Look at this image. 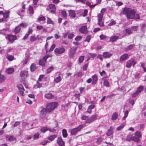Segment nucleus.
I'll use <instances>...</instances> for the list:
<instances>
[{
	"instance_id": "nucleus-1",
	"label": "nucleus",
	"mask_w": 146,
	"mask_h": 146,
	"mask_svg": "<svg viewBox=\"0 0 146 146\" xmlns=\"http://www.w3.org/2000/svg\"><path fill=\"white\" fill-rule=\"evenodd\" d=\"M136 12L134 9L130 8L125 7L123 11V14L126 16L127 19H132L134 17V15L135 14Z\"/></svg>"
},
{
	"instance_id": "nucleus-2",
	"label": "nucleus",
	"mask_w": 146,
	"mask_h": 146,
	"mask_svg": "<svg viewBox=\"0 0 146 146\" xmlns=\"http://www.w3.org/2000/svg\"><path fill=\"white\" fill-rule=\"evenodd\" d=\"M58 104L56 102H51L47 104L46 106V109L48 113H49L54 109L57 106Z\"/></svg>"
},
{
	"instance_id": "nucleus-3",
	"label": "nucleus",
	"mask_w": 146,
	"mask_h": 146,
	"mask_svg": "<svg viewBox=\"0 0 146 146\" xmlns=\"http://www.w3.org/2000/svg\"><path fill=\"white\" fill-rule=\"evenodd\" d=\"M83 125H81L77 127L71 129L70 131V133L71 135H75L77 133L80 131L83 128Z\"/></svg>"
},
{
	"instance_id": "nucleus-4",
	"label": "nucleus",
	"mask_w": 146,
	"mask_h": 146,
	"mask_svg": "<svg viewBox=\"0 0 146 146\" xmlns=\"http://www.w3.org/2000/svg\"><path fill=\"white\" fill-rule=\"evenodd\" d=\"M6 39L11 43H13L15 40L17 39L16 36L12 35H7L5 36Z\"/></svg>"
},
{
	"instance_id": "nucleus-5",
	"label": "nucleus",
	"mask_w": 146,
	"mask_h": 146,
	"mask_svg": "<svg viewBox=\"0 0 146 146\" xmlns=\"http://www.w3.org/2000/svg\"><path fill=\"white\" fill-rule=\"evenodd\" d=\"M65 51V48L63 47H61L56 48L54 52L56 54L58 55L64 53Z\"/></svg>"
},
{
	"instance_id": "nucleus-6",
	"label": "nucleus",
	"mask_w": 146,
	"mask_h": 146,
	"mask_svg": "<svg viewBox=\"0 0 146 146\" xmlns=\"http://www.w3.org/2000/svg\"><path fill=\"white\" fill-rule=\"evenodd\" d=\"M136 63V62L135 60L134 59L131 58L127 61L126 62V67L127 68H130L132 65L134 66Z\"/></svg>"
},
{
	"instance_id": "nucleus-7",
	"label": "nucleus",
	"mask_w": 146,
	"mask_h": 146,
	"mask_svg": "<svg viewBox=\"0 0 146 146\" xmlns=\"http://www.w3.org/2000/svg\"><path fill=\"white\" fill-rule=\"evenodd\" d=\"M98 17V24L100 27L104 26V21L103 20V15L102 14H98L97 16Z\"/></svg>"
},
{
	"instance_id": "nucleus-8",
	"label": "nucleus",
	"mask_w": 146,
	"mask_h": 146,
	"mask_svg": "<svg viewBox=\"0 0 146 146\" xmlns=\"http://www.w3.org/2000/svg\"><path fill=\"white\" fill-rule=\"evenodd\" d=\"M77 48V47L73 46L70 49L69 54V56L70 58L73 57Z\"/></svg>"
},
{
	"instance_id": "nucleus-9",
	"label": "nucleus",
	"mask_w": 146,
	"mask_h": 146,
	"mask_svg": "<svg viewBox=\"0 0 146 146\" xmlns=\"http://www.w3.org/2000/svg\"><path fill=\"white\" fill-rule=\"evenodd\" d=\"M47 110L46 108H43L40 111V117L43 118L45 117Z\"/></svg>"
},
{
	"instance_id": "nucleus-10",
	"label": "nucleus",
	"mask_w": 146,
	"mask_h": 146,
	"mask_svg": "<svg viewBox=\"0 0 146 146\" xmlns=\"http://www.w3.org/2000/svg\"><path fill=\"white\" fill-rule=\"evenodd\" d=\"M17 86L19 90V93L22 96H23L24 91H25V89L23 86L22 84H19L17 85Z\"/></svg>"
},
{
	"instance_id": "nucleus-11",
	"label": "nucleus",
	"mask_w": 146,
	"mask_h": 146,
	"mask_svg": "<svg viewBox=\"0 0 146 146\" xmlns=\"http://www.w3.org/2000/svg\"><path fill=\"white\" fill-rule=\"evenodd\" d=\"M79 31L82 33L87 34L88 33L87 26L86 25H84L81 27L79 29Z\"/></svg>"
},
{
	"instance_id": "nucleus-12",
	"label": "nucleus",
	"mask_w": 146,
	"mask_h": 146,
	"mask_svg": "<svg viewBox=\"0 0 146 146\" xmlns=\"http://www.w3.org/2000/svg\"><path fill=\"white\" fill-rule=\"evenodd\" d=\"M48 7L49 8L50 11L51 13L54 14L56 13V8L55 5L50 4Z\"/></svg>"
},
{
	"instance_id": "nucleus-13",
	"label": "nucleus",
	"mask_w": 146,
	"mask_h": 146,
	"mask_svg": "<svg viewBox=\"0 0 146 146\" xmlns=\"http://www.w3.org/2000/svg\"><path fill=\"white\" fill-rule=\"evenodd\" d=\"M48 58V56H46L44 57L42 59H40L39 62V64L42 66L45 65L44 62H46V60Z\"/></svg>"
},
{
	"instance_id": "nucleus-14",
	"label": "nucleus",
	"mask_w": 146,
	"mask_h": 146,
	"mask_svg": "<svg viewBox=\"0 0 146 146\" xmlns=\"http://www.w3.org/2000/svg\"><path fill=\"white\" fill-rule=\"evenodd\" d=\"M129 57V55L128 54L125 53L122 54L120 57L119 60L120 61H124L127 59Z\"/></svg>"
},
{
	"instance_id": "nucleus-15",
	"label": "nucleus",
	"mask_w": 146,
	"mask_h": 146,
	"mask_svg": "<svg viewBox=\"0 0 146 146\" xmlns=\"http://www.w3.org/2000/svg\"><path fill=\"white\" fill-rule=\"evenodd\" d=\"M97 115H95L91 116L86 121V123H91L96 120Z\"/></svg>"
},
{
	"instance_id": "nucleus-16",
	"label": "nucleus",
	"mask_w": 146,
	"mask_h": 146,
	"mask_svg": "<svg viewBox=\"0 0 146 146\" xmlns=\"http://www.w3.org/2000/svg\"><path fill=\"white\" fill-rule=\"evenodd\" d=\"M92 84H95L96 83L98 80V76L96 74H94L92 77Z\"/></svg>"
},
{
	"instance_id": "nucleus-17",
	"label": "nucleus",
	"mask_w": 146,
	"mask_h": 146,
	"mask_svg": "<svg viewBox=\"0 0 146 146\" xmlns=\"http://www.w3.org/2000/svg\"><path fill=\"white\" fill-rule=\"evenodd\" d=\"M57 142L60 146H63L64 145V143L61 137H58Z\"/></svg>"
},
{
	"instance_id": "nucleus-18",
	"label": "nucleus",
	"mask_w": 146,
	"mask_h": 146,
	"mask_svg": "<svg viewBox=\"0 0 146 146\" xmlns=\"http://www.w3.org/2000/svg\"><path fill=\"white\" fill-rule=\"evenodd\" d=\"M112 55V54L108 52H105L103 53V57L106 58H109Z\"/></svg>"
},
{
	"instance_id": "nucleus-19",
	"label": "nucleus",
	"mask_w": 146,
	"mask_h": 146,
	"mask_svg": "<svg viewBox=\"0 0 146 146\" xmlns=\"http://www.w3.org/2000/svg\"><path fill=\"white\" fill-rule=\"evenodd\" d=\"M69 16L72 17L74 18L76 17V13L74 11L72 10H69L68 11Z\"/></svg>"
},
{
	"instance_id": "nucleus-20",
	"label": "nucleus",
	"mask_w": 146,
	"mask_h": 146,
	"mask_svg": "<svg viewBox=\"0 0 146 146\" xmlns=\"http://www.w3.org/2000/svg\"><path fill=\"white\" fill-rule=\"evenodd\" d=\"M119 38V37L117 36H114L110 37V41L111 42H114L116 41Z\"/></svg>"
},
{
	"instance_id": "nucleus-21",
	"label": "nucleus",
	"mask_w": 146,
	"mask_h": 146,
	"mask_svg": "<svg viewBox=\"0 0 146 146\" xmlns=\"http://www.w3.org/2000/svg\"><path fill=\"white\" fill-rule=\"evenodd\" d=\"M135 45L134 44L129 45L127 47L124 48V49L126 51L130 50L133 48Z\"/></svg>"
},
{
	"instance_id": "nucleus-22",
	"label": "nucleus",
	"mask_w": 146,
	"mask_h": 146,
	"mask_svg": "<svg viewBox=\"0 0 146 146\" xmlns=\"http://www.w3.org/2000/svg\"><path fill=\"white\" fill-rule=\"evenodd\" d=\"M25 12V10L24 9H21L19 10H18L17 11V13L19 15L21 16H23Z\"/></svg>"
},
{
	"instance_id": "nucleus-23",
	"label": "nucleus",
	"mask_w": 146,
	"mask_h": 146,
	"mask_svg": "<svg viewBox=\"0 0 146 146\" xmlns=\"http://www.w3.org/2000/svg\"><path fill=\"white\" fill-rule=\"evenodd\" d=\"M88 11L87 10L85 9L83 12H82L81 11H79L78 12V13H77V14H80V15L82 14L83 17H85L86 16V15H87L88 13Z\"/></svg>"
},
{
	"instance_id": "nucleus-24",
	"label": "nucleus",
	"mask_w": 146,
	"mask_h": 146,
	"mask_svg": "<svg viewBox=\"0 0 146 146\" xmlns=\"http://www.w3.org/2000/svg\"><path fill=\"white\" fill-rule=\"evenodd\" d=\"M14 69L13 68H9L6 70V72L8 74H11L14 71Z\"/></svg>"
},
{
	"instance_id": "nucleus-25",
	"label": "nucleus",
	"mask_w": 146,
	"mask_h": 146,
	"mask_svg": "<svg viewBox=\"0 0 146 146\" xmlns=\"http://www.w3.org/2000/svg\"><path fill=\"white\" fill-rule=\"evenodd\" d=\"M118 117V113L117 112H115L113 113L111 116V119L114 120L116 119Z\"/></svg>"
},
{
	"instance_id": "nucleus-26",
	"label": "nucleus",
	"mask_w": 146,
	"mask_h": 146,
	"mask_svg": "<svg viewBox=\"0 0 146 146\" xmlns=\"http://www.w3.org/2000/svg\"><path fill=\"white\" fill-rule=\"evenodd\" d=\"M62 80V78L60 76H59L54 79V81L56 83H57L61 81Z\"/></svg>"
},
{
	"instance_id": "nucleus-27",
	"label": "nucleus",
	"mask_w": 146,
	"mask_h": 146,
	"mask_svg": "<svg viewBox=\"0 0 146 146\" xmlns=\"http://www.w3.org/2000/svg\"><path fill=\"white\" fill-rule=\"evenodd\" d=\"M44 96L48 99L53 98L54 97V95L51 93L47 94L45 95Z\"/></svg>"
},
{
	"instance_id": "nucleus-28",
	"label": "nucleus",
	"mask_w": 146,
	"mask_h": 146,
	"mask_svg": "<svg viewBox=\"0 0 146 146\" xmlns=\"http://www.w3.org/2000/svg\"><path fill=\"white\" fill-rule=\"evenodd\" d=\"M125 125V123H123L117 127L116 130L118 131H121L123 129Z\"/></svg>"
},
{
	"instance_id": "nucleus-29",
	"label": "nucleus",
	"mask_w": 146,
	"mask_h": 146,
	"mask_svg": "<svg viewBox=\"0 0 146 146\" xmlns=\"http://www.w3.org/2000/svg\"><path fill=\"white\" fill-rule=\"evenodd\" d=\"M7 58L8 60L11 61L14 60V57L13 56L7 54Z\"/></svg>"
},
{
	"instance_id": "nucleus-30",
	"label": "nucleus",
	"mask_w": 146,
	"mask_h": 146,
	"mask_svg": "<svg viewBox=\"0 0 146 146\" xmlns=\"http://www.w3.org/2000/svg\"><path fill=\"white\" fill-rule=\"evenodd\" d=\"M113 133V129L111 127H110V129L106 133L107 135L108 136H110Z\"/></svg>"
},
{
	"instance_id": "nucleus-31",
	"label": "nucleus",
	"mask_w": 146,
	"mask_h": 146,
	"mask_svg": "<svg viewBox=\"0 0 146 146\" xmlns=\"http://www.w3.org/2000/svg\"><path fill=\"white\" fill-rule=\"evenodd\" d=\"M48 131V128L46 127H43L41 128L40 131L42 133H44Z\"/></svg>"
},
{
	"instance_id": "nucleus-32",
	"label": "nucleus",
	"mask_w": 146,
	"mask_h": 146,
	"mask_svg": "<svg viewBox=\"0 0 146 146\" xmlns=\"http://www.w3.org/2000/svg\"><path fill=\"white\" fill-rule=\"evenodd\" d=\"M5 76L1 74L0 72V83L3 82L5 79Z\"/></svg>"
},
{
	"instance_id": "nucleus-33",
	"label": "nucleus",
	"mask_w": 146,
	"mask_h": 146,
	"mask_svg": "<svg viewBox=\"0 0 146 146\" xmlns=\"http://www.w3.org/2000/svg\"><path fill=\"white\" fill-rule=\"evenodd\" d=\"M125 32L126 34L129 35L132 33V31L130 28H128L125 29Z\"/></svg>"
},
{
	"instance_id": "nucleus-34",
	"label": "nucleus",
	"mask_w": 146,
	"mask_h": 146,
	"mask_svg": "<svg viewBox=\"0 0 146 146\" xmlns=\"http://www.w3.org/2000/svg\"><path fill=\"white\" fill-rule=\"evenodd\" d=\"M56 137V135H54L48 137V139L50 141H52Z\"/></svg>"
},
{
	"instance_id": "nucleus-35",
	"label": "nucleus",
	"mask_w": 146,
	"mask_h": 146,
	"mask_svg": "<svg viewBox=\"0 0 146 146\" xmlns=\"http://www.w3.org/2000/svg\"><path fill=\"white\" fill-rule=\"evenodd\" d=\"M29 13L33 14L34 13L33 8L32 6H29Z\"/></svg>"
},
{
	"instance_id": "nucleus-36",
	"label": "nucleus",
	"mask_w": 146,
	"mask_h": 146,
	"mask_svg": "<svg viewBox=\"0 0 146 146\" xmlns=\"http://www.w3.org/2000/svg\"><path fill=\"white\" fill-rule=\"evenodd\" d=\"M63 136L64 137H66L68 135L66 130V129H63L62 130Z\"/></svg>"
},
{
	"instance_id": "nucleus-37",
	"label": "nucleus",
	"mask_w": 146,
	"mask_h": 146,
	"mask_svg": "<svg viewBox=\"0 0 146 146\" xmlns=\"http://www.w3.org/2000/svg\"><path fill=\"white\" fill-rule=\"evenodd\" d=\"M129 111L128 110L124 112V115L122 118V120H124L128 115Z\"/></svg>"
},
{
	"instance_id": "nucleus-38",
	"label": "nucleus",
	"mask_w": 146,
	"mask_h": 146,
	"mask_svg": "<svg viewBox=\"0 0 146 146\" xmlns=\"http://www.w3.org/2000/svg\"><path fill=\"white\" fill-rule=\"evenodd\" d=\"M132 141H133L135 142L138 143L139 142L140 140L139 138L135 136H132Z\"/></svg>"
},
{
	"instance_id": "nucleus-39",
	"label": "nucleus",
	"mask_w": 146,
	"mask_h": 146,
	"mask_svg": "<svg viewBox=\"0 0 146 146\" xmlns=\"http://www.w3.org/2000/svg\"><path fill=\"white\" fill-rule=\"evenodd\" d=\"M9 141H15L16 138L13 136H10L7 137Z\"/></svg>"
},
{
	"instance_id": "nucleus-40",
	"label": "nucleus",
	"mask_w": 146,
	"mask_h": 146,
	"mask_svg": "<svg viewBox=\"0 0 146 146\" xmlns=\"http://www.w3.org/2000/svg\"><path fill=\"white\" fill-rule=\"evenodd\" d=\"M40 136V134L38 133H35L34 135L33 138L34 140L38 139Z\"/></svg>"
},
{
	"instance_id": "nucleus-41",
	"label": "nucleus",
	"mask_w": 146,
	"mask_h": 146,
	"mask_svg": "<svg viewBox=\"0 0 146 146\" xmlns=\"http://www.w3.org/2000/svg\"><path fill=\"white\" fill-rule=\"evenodd\" d=\"M36 68V67L35 64H32L30 66L31 71V72H33L35 69Z\"/></svg>"
},
{
	"instance_id": "nucleus-42",
	"label": "nucleus",
	"mask_w": 146,
	"mask_h": 146,
	"mask_svg": "<svg viewBox=\"0 0 146 146\" xmlns=\"http://www.w3.org/2000/svg\"><path fill=\"white\" fill-rule=\"evenodd\" d=\"M9 12H5L4 13H3V15L4 17L5 18V19H6V18H8L9 17Z\"/></svg>"
},
{
	"instance_id": "nucleus-43",
	"label": "nucleus",
	"mask_w": 146,
	"mask_h": 146,
	"mask_svg": "<svg viewBox=\"0 0 146 146\" xmlns=\"http://www.w3.org/2000/svg\"><path fill=\"white\" fill-rule=\"evenodd\" d=\"M54 69V68L53 67L51 66L49 68H48L46 70V73L47 74L49 73H50L52 70H53Z\"/></svg>"
},
{
	"instance_id": "nucleus-44",
	"label": "nucleus",
	"mask_w": 146,
	"mask_h": 146,
	"mask_svg": "<svg viewBox=\"0 0 146 146\" xmlns=\"http://www.w3.org/2000/svg\"><path fill=\"white\" fill-rule=\"evenodd\" d=\"M104 85L107 87H109L110 86L107 80H105L104 81Z\"/></svg>"
},
{
	"instance_id": "nucleus-45",
	"label": "nucleus",
	"mask_w": 146,
	"mask_h": 146,
	"mask_svg": "<svg viewBox=\"0 0 146 146\" xmlns=\"http://www.w3.org/2000/svg\"><path fill=\"white\" fill-rule=\"evenodd\" d=\"M143 87L142 86H140L137 89V91H136L139 94L143 90Z\"/></svg>"
},
{
	"instance_id": "nucleus-46",
	"label": "nucleus",
	"mask_w": 146,
	"mask_h": 146,
	"mask_svg": "<svg viewBox=\"0 0 146 146\" xmlns=\"http://www.w3.org/2000/svg\"><path fill=\"white\" fill-rule=\"evenodd\" d=\"M30 41L32 42H33L37 40V38L35 36H31L30 37Z\"/></svg>"
},
{
	"instance_id": "nucleus-47",
	"label": "nucleus",
	"mask_w": 146,
	"mask_h": 146,
	"mask_svg": "<svg viewBox=\"0 0 146 146\" xmlns=\"http://www.w3.org/2000/svg\"><path fill=\"white\" fill-rule=\"evenodd\" d=\"M47 23L48 24H51L52 25L54 24L53 22L50 18L48 17H47Z\"/></svg>"
},
{
	"instance_id": "nucleus-48",
	"label": "nucleus",
	"mask_w": 146,
	"mask_h": 146,
	"mask_svg": "<svg viewBox=\"0 0 146 146\" xmlns=\"http://www.w3.org/2000/svg\"><path fill=\"white\" fill-rule=\"evenodd\" d=\"M135 135L136 136L137 138H139L141 137V133L139 131H137L135 133Z\"/></svg>"
},
{
	"instance_id": "nucleus-49",
	"label": "nucleus",
	"mask_w": 146,
	"mask_h": 146,
	"mask_svg": "<svg viewBox=\"0 0 146 146\" xmlns=\"http://www.w3.org/2000/svg\"><path fill=\"white\" fill-rule=\"evenodd\" d=\"M84 56H81L79 58V62L80 63H82L84 60Z\"/></svg>"
},
{
	"instance_id": "nucleus-50",
	"label": "nucleus",
	"mask_w": 146,
	"mask_h": 146,
	"mask_svg": "<svg viewBox=\"0 0 146 146\" xmlns=\"http://www.w3.org/2000/svg\"><path fill=\"white\" fill-rule=\"evenodd\" d=\"M21 28L20 27V26H17V27H16L15 29V32L16 33H18L19 31H20V30L21 29Z\"/></svg>"
},
{
	"instance_id": "nucleus-51",
	"label": "nucleus",
	"mask_w": 146,
	"mask_h": 146,
	"mask_svg": "<svg viewBox=\"0 0 146 146\" xmlns=\"http://www.w3.org/2000/svg\"><path fill=\"white\" fill-rule=\"evenodd\" d=\"M132 136L131 135H129L127 136L126 138V140L127 141H132Z\"/></svg>"
},
{
	"instance_id": "nucleus-52",
	"label": "nucleus",
	"mask_w": 146,
	"mask_h": 146,
	"mask_svg": "<svg viewBox=\"0 0 146 146\" xmlns=\"http://www.w3.org/2000/svg\"><path fill=\"white\" fill-rule=\"evenodd\" d=\"M82 38V37L80 36H77L75 38V40L78 42L80 41Z\"/></svg>"
},
{
	"instance_id": "nucleus-53",
	"label": "nucleus",
	"mask_w": 146,
	"mask_h": 146,
	"mask_svg": "<svg viewBox=\"0 0 146 146\" xmlns=\"http://www.w3.org/2000/svg\"><path fill=\"white\" fill-rule=\"evenodd\" d=\"M46 19V18L44 16H42L40 17H39L38 18L37 20L39 21H44Z\"/></svg>"
},
{
	"instance_id": "nucleus-54",
	"label": "nucleus",
	"mask_w": 146,
	"mask_h": 146,
	"mask_svg": "<svg viewBox=\"0 0 146 146\" xmlns=\"http://www.w3.org/2000/svg\"><path fill=\"white\" fill-rule=\"evenodd\" d=\"M56 46L55 44H52L50 48V49L48 50L49 52H51L54 49V48H55Z\"/></svg>"
},
{
	"instance_id": "nucleus-55",
	"label": "nucleus",
	"mask_w": 146,
	"mask_h": 146,
	"mask_svg": "<svg viewBox=\"0 0 146 146\" xmlns=\"http://www.w3.org/2000/svg\"><path fill=\"white\" fill-rule=\"evenodd\" d=\"M91 39V36L90 35H88L86 37V39L84 41V42L87 41L88 43L90 42V40Z\"/></svg>"
},
{
	"instance_id": "nucleus-56",
	"label": "nucleus",
	"mask_w": 146,
	"mask_h": 146,
	"mask_svg": "<svg viewBox=\"0 0 146 146\" xmlns=\"http://www.w3.org/2000/svg\"><path fill=\"white\" fill-rule=\"evenodd\" d=\"M61 14L62 15V17L64 18H65L66 17L67 15L66 11H65L62 10L61 11Z\"/></svg>"
},
{
	"instance_id": "nucleus-57",
	"label": "nucleus",
	"mask_w": 146,
	"mask_h": 146,
	"mask_svg": "<svg viewBox=\"0 0 146 146\" xmlns=\"http://www.w3.org/2000/svg\"><path fill=\"white\" fill-rule=\"evenodd\" d=\"M38 81L37 80L36 82V86L37 88H40L42 87V84L39 83L38 82Z\"/></svg>"
},
{
	"instance_id": "nucleus-58",
	"label": "nucleus",
	"mask_w": 146,
	"mask_h": 146,
	"mask_svg": "<svg viewBox=\"0 0 146 146\" xmlns=\"http://www.w3.org/2000/svg\"><path fill=\"white\" fill-rule=\"evenodd\" d=\"M28 58H27L24 59L22 61V63L23 65L26 64L28 62Z\"/></svg>"
},
{
	"instance_id": "nucleus-59",
	"label": "nucleus",
	"mask_w": 146,
	"mask_h": 146,
	"mask_svg": "<svg viewBox=\"0 0 146 146\" xmlns=\"http://www.w3.org/2000/svg\"><path fill=\"white\" fill-rule=\"evenodd\" d=\"M139 94L136 91L135 92L131 94V96L133 98L135 97H137Z\"/></svg>"
},
{
	"instance_id": "nucleus-60",
	"label": "nucleus",
	"mask_w": 146,
	"mask_h": 146,
	"mask_svg": "<svg viewBox=\"0 0 146 146\" xmlns=\"http://www.w3.org/2000/svg\"><path fill=\"white\" fill-rule=\"evenodd\" d=\"M140 18L138 14H136L135 15V14L134 15V17L132 19H139Z\"/></svg>"
},
{
	"instance_id": "nucleus-61",
	"label": "nucleus",
	"mask_w": 146,
	"mask_h": 146,
	"mask_svg": "<svg viewBox=\"0 0 146 146\" xmlns=\"http://www.w3.org/2000/svg\"><path fill=\"white\" fill-rule=\"evenodd\" d=\"M20 123H21V122L20 121H16L15 123L14 124H13L14 127H17V126H18V125H19L20 124Z\"/></svg>"
},
{
	"instance_id": "nucleus-62",
	"label": "nucleus",
	"mask_w": 146,
	"mask_h": 146,
	"mask_svg": "<svg viewBox=\"0 0 146 146\" xmlns=\"http://www.w3.org/2000/svg\"><path fill=\"white\" fill-rule=\"evenodd\" d=\"M102 141V138L101 137H100L98 138L96 141V142L98 143H101Z\"/></svg>"
},
{
	"instance_id": "nucleus-63",
	"label": "nucleus",
	"mask_w": 146,
	"mask_h": 146,
	"mask_svg": "<svg viewBox=\"0 0 146 146\" xmlns=\"http://www.w3.org/2000/svg\"><path fill=\"white\" fill-rule=\"evenodd\" d=\"M89 54L90 56V57L92 58H94L97 56V54L96 53H89Z\"/></svg>"
},
{
	"instance_id": "nucleus-64",
	"label": "nucleus",
	"mask_w": 146,
	"mask_h": 146,
	"mask_svg": "<svg viewBox=\"0 0 146 146\" xmlns=\"http://www.w3.org/2000/svg\"><path fill=\"white\" fill-rule=\"evenodd\" d=\"M131 29L134 31H137L138 29V26H133L131 27Z\"/></svg>"
}]
</instances>
